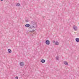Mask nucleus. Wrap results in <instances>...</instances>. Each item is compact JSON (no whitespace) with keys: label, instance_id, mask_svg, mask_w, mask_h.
I'll return each mask as SVG.
<instances>
[{"label":"nucleus","instance_id":"1","mask_svg":"<svg viewBox=\"0 0 79 79\" xmlns=\"http://www.w3.org/2000/svg\"><path fill=\"white\" fill-rule=\"evenodd\" d=\"M26 27H29V28H36L37 27V24L34 21H31V23L29 25V24H27L25 25Z\"/></svg>","mask_w":79,"mask_h":79},{"label":"nucleus","instance_id":"2","mask_svg":"<svg viewBox=\"0 0 79 79\" xmlns=\"http://www.w3.org/2000/svg\"><path fill=\"white\" fill-rule=\"evenodd\" d=\"M33 28H29L30 29V30L29 31V32H34V31H35V30H34L33 29Z\"/></svg>","mask_w":79,"mask_h":79},{"label":"nucleus","instance_id":"3","mask_svg":"<svg viewBox=\"0 0 79 79\" xmlns=\"http://www.w3.org/2000/svg\"><path fill=\"white\" fill-rule=\"evenodd\" d=\"M73 28L74 31H77V27H76L75 25L73 26Z\"/></svg>","mask_w":79,"mask_h":79},{"label":"nucleus","instance_id":"4","mask_svg":"<svg viewBox=\"0 0 79 79\" xmlns=\"http://www.w3.org/2000/svg\"><path fill=\"white\" fill-rule=\"evenodd\" d=\"M45 43L46 45H49L50 44V41L49 40H47L46 41Z\"/></svg>","mask_w":79,"mask_h":79},{"label":"nucleus","instance_id":"5","mask_svg":"<svg viewBox=\"0 0 79 79\" xmlns=\"http://www.w3.org/2000/svg\"><path fill=\"white\" fill-rule=\"evenodd\" d=\"M20 64L21 66H24V64L23 62H20Z\"/></svg>","mask_w":79,"mask_h":79},{"label":"nucleus","instance_id":"6","mask_svg":"<svg viewBox=\"0 0 79 79\" xmlns=\"http://www.w3.org/2000/svg\"><path fill=\"white\" fill-rule=\"evenodd\" d=\"M64 63L65 65H68V62L65 61L64 62Z\"/></svg>","mask_w":79,"mask_h":79},{"label":"nucleus","instance_id":"7","mask_svg":"<svg viewBox=\"0 0 79 79\" xmlns=\"http://www.w3.org/2000/svg\"><path fill=\"white\" fill-rule=\"evenodd\" d=\"M41 62L42 63H44L45 62V60L44 59H42L41 60Z\"/></svg>","mask_w":79,"mask_h":79},{"label":"nucleus","instance_id":"8","mask_svg":"<svg viewBox=\"0 0 79 79\" xmlns=\"http://www.w3.org/2000/svg\"><path fill=\"white\" fill-rule=\"evenodd\" d=\"M76 42H79V38H77L75 39Z\"/></svg>","mask_w":79,"mask_h":79},{"label":"nucleus","instance_id":"9","mask_svg":"<svg viewBox=\"0 0 79 79\" xmlns=\"http://www.w3.org/2000/svg\"><path fill=\"white\" fill-rule=\"evenodd\" d=\"M8 53H11V49H9L8 50Z\"/></svg>","mask_w":79,"mask_h":79},{"label":"nucleus","instance_id":"10","mask_svg":"<svg viewBox=\"0 0 79 79\" xmlns=\"http://www.w3.org/2000/svg\"><path fill=\"white\" fill-rule=\"evenodd\" d=\"M55 44L57 45H59V43L57 41H56L55 42Z\"/></svg>","mask_w":79,"mask_h":79},{"label":"nucleus","instance_id":"11","mask_svg":"<svg viewBox=\"0 0 79 79\" xmlns=\"http://www.w3.org/2000/svg\"><path fill=\"white\" fill-rule=\"evenodd\" d=\"M16 6H20V4L19 3H17Z\"/></svg>","mask_w":79,"mask_h":79},{"label":"nucleus","instance_id":"12","mask_svg":"<svg viewBox=\"0 0 79 79\" xmlns=\"http://www.w3.org/2000/svg\"><path fill=\"white\" fill-rule=\"evenodd\" d=\"M56 60H59V57L58 56H57L56 57Z\"/></svg>","mask_w":79,"mask_h":79},{"label":"nucleus","instance_id":"13","mask_svg":"<svg viewBox=\"0 0 79 79\" xmlns=\"http://www.w3.org/2000/svg\"><path fill=\"white\" fill-rule=\"evenodd\" d=\"M26 23H28V22H29V20H26Z\"/></svg>","mask_w":79,"mask_h":79},{"label":"nucleus","instance_id":"14","mask_svg":"<svg viewBox=\"0 0 79 79\" xmlns=\"http://www.w3.org/2000/svg\"><path fill=\"white\" fill-rule=\"evenodd\" d=\"M15 78H16V79H18V77H15Z\"/></svg>","mask_w":79,"mask_h":79},{"label":"nucleus","instance_id":"15","mask_svg":"<svg viewBox=\"0 0 79 79\" xmlns=\"http://www.w3.org/2000/svg\"><path fill=\"white\" fill-rule=\"evenodd\" d=\"M1 0V1H3V0Z\"/></svg>","mask_w":79,"mask_h":79}]
</instances>
